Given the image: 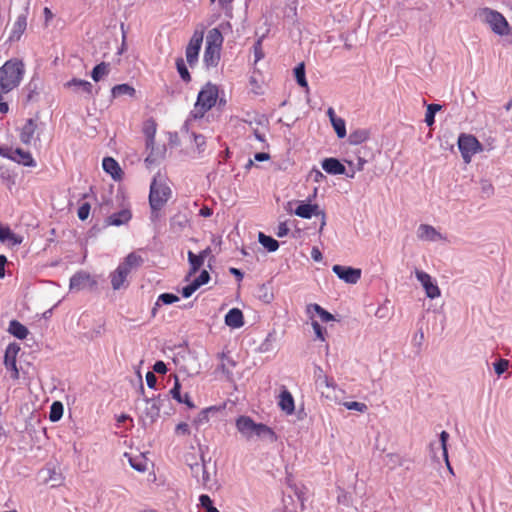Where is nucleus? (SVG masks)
Masks as SVG:
<instances>
[{
  "label": "nucleus",
  "instance_id": "423d86ee",
  "mask_svg": "<svg viewBox=\"0 0 512 512\" xmlns=\"http://www.w3.org/2000/svg\"><path fill=\"white\" fill-rule=\"evenodd\" d=\"M171 196L170 187L154 177L150 185L149 204L153 211L160 210Z\"/></svg>",
  "mask_w": 512,
  "mask_h": 512
},
{
  "label": "nucleus",
  "instance_id": "a211bd4d",
  "mask_svg": "<svg viewBox=\"0 0 512 512\" xmlns=\"http://www.w3.org/2000/svg\"><path fill=\"white\" fill-rule=\"evenodd\" d=\"M322 168L331 175H340L346 172L345 166L336 158H325L322 161Z\"/></svg>",
  "mask_w": 512,
  "mask_h": 512
},
{
  "label": "nucleus",
  "instance_id": "7c9ffc66",
  "mask_svg": "<svg viewBox=\"0 0 512 512\" xmlns=\"http://www.w3.org/2000/svg\"><path fill=\"white\" fill-rule=\"evenodd\" d=\"M109 63L101 62L97 64L92 72L91 77L95 82L100 81L103 77L107 76L110 72Z\"/></svg>",
  "mask_w": 512,
  "mask_h": 512
},
{
  "label": "nucleus",
  "instance_id": "5701e85b",
  "mask_svg": "<svg viewBox=\"0 0 512 512\" xmlns=\"http://www.w3.org/2000/svg\"><path fill=\"white\" fill-rule=\"evenodd\" d=\"M307 316L313 320L315 317H319L320 320H335L334 316L320 307L318 304H310L307 306Z\"/></svg>",
  "mask_w": 512,
  "mask_h": 512
},
{
  "label": "nucleus",
  "instance_id": "bb28decb",
  "mask_svg": "<svg viewBox=\"0 0 512 512\" xmlns=\"http://www.w3.org/2000/svg\"><path fill=\"white\" fill-rule=\"evenodd\" d=\"M131 216L130 210L123 209L109 216L107 222L109 225L120 226L126 224L131 219Z\"/></svg>",
  "mask_w": 512,
  "mask_h": 512
},
{
  "label": "nucleus",
  "instance_id": "dca6fc26",
  "mask_svg": "<svg viewBox=\"0 0 512 512\" xmlns=\"http://www.w3.org/2000/svg\"><path fill=\"white\" fill-rule=\"evenodd\" d=\"M96 284L95 280L85 272L76 273L70 279V288L74 290H83L86 288H91Z\"/></svg>",
  "mask_w": 512,
  "mask_h": 512
},
{
  "label": "nucleus",
  "instance_id": "de8ad7c7",
  "mask_svg": "<svg viewBox=\"0 0 512 512\" xmlns=\"http://www.w3.org/2000/svg\"><path fill=\"white\" fill-rule=\"evenodd\" d=\"M90 210H91V206L89 203H87V202L82 203L77 210L78 218L82 221L86 220L89 217Z\"/></svg>",
  "mask_w": 512,
  "mask_h": 512
},
{
  "label": "nucleus",
  "instance_id": "412c9836",
  "mask_svg": "<svg viewBox=\"0 0 512 512\" xmlns=\"http://www.w3.org/2000/svg\"><path fill=\"white\" fill-rule=\"evenodd\" d=\"M27 28V18L25 15H19L13 24L9 39L19 41Z\"/></svg>",
  "mask_w": 512,
  "mask_h": 512
},
{
  "label": "nucleus",
  "instance_id": "ea45409f",
  "mask_svg": "<svg viewBox=\"0 0 512 512\" xmlns=\"http://www.w3.org/2000/svg\"><path fill=\"white\" fill-rule=\"evenodd\" d=\"M441 110V105L439 104H429L427 106V111L425 114V122L428 126H432L435 122V114L436 112Z\"/></svg>",
  "mask_w": 512,
  "mask_h": 512
},
{
  "label": "nucleus",
  "instance_id": "5fc2aeb1",
  "mask_svg": "<svg viewBox=\"0 0 512 512\" xmlns=\"http://www.w3.org/2000/svg\"><path fill=\"white\" fill-rule=\"evenodd\" d=\"M220 358L222 359V364H221V369L224 371V372H227L229 373V370H226V365H229L231 367H234L235 366V361L230 357L228 356L226 353L222 352L220 354Z\"/></svg>",
  "mask_w": 512,
  "mask_h": 512
},
{
  "label": "nucleus",
  "instance_id": "4be33fe9",
  "mask_svg": "<svg viewBox=\"0 0 512 512\" xmlns=\"http://www.w3.org/2000/svg\"><path fill=\"white\" fill-rule=\"evenodd\" d=\"M102 167L113 179L118 180L121 178L122 170L118 162L112 157H105L102 162Z\"/></svg>",
  "mask_w": 512,
  "mask_h": 512
},
{
  "label": "nucleus",
  "instance_id": "bf43d9fd",
  "mask_svg": "<svg viewBox=\"0 0 512 512\" xmlns=\"http://www.w3.org/2000/svg\"><path fill=\"white\" fill-rule=\"evenodd\" d=\"M288 233H289V228L287 226V223L280 222L277 227L276 235L281 238V237L286 236Z\"/></svg>",
  "mask_w": 512,
  "mask_h": 512
},
{
  "label": "nucleus",
  "instance_id": "473e14b6",
  "mask_svg": "<svg viewBox=\"0 0 512 512\" xmlns=\"http://www.w3.org/2000/svg\"><path fill=\"white\" fill-rule=\"evenodd\" d=\"M111 93L114 98L122 95H129L133 97L136 93V90L129 84H118L112 88Z\"/></svg>",
  "mask_w": 512,
  "mask_h": 512
},
{
  "label": "nucleus",
  "instance_id": "052dcab7",
  "mask_svg": "<svg viewBox=\"0 0 512 512\" xmlns=\"http://www.w3.org/2000/svg\"><path fill=\"white\" fill-rule=\"evenodd\" d=\"M146 383L149 388H151V389L155 388L156 383H157V377L155 376V374L153 372H150V371L147 372Z\"/></svg>",
  "mask_w": 512,
  "mask_h": 512
},
{
  "label": "nucleus",
  "instance_id": "8fccbe9b",
  "mask_svg": "<svg viewBox=\"0 0 512 512\" xmlns=\"http://www.w3.org/2000/svg\"><path fill=\"white\" fill-rule=\"evenodd\" d=\"M253 51H254V58H255V63H257L258 61H260L261 59L264 58V52H263V48H262V40L261 39H258L255 44L253 45Z\"/></svg>",
  "mask_w": 512,
  "mask_h": 512
},
{
  "label": "nucleus",
  "instance_id": "603ef678",
  "mask_svg": "<svg viewBox=\"0 0 512 512\" xmlns=\"http://www.w3.org/2000/svg\"><path fill=\"white\" fill-rule=\"evenodd\" d=\"M181 385L179 383V380L177 378V376H175V383H174V386L172 387V389L170 390V394L172 396L173 399H175L177 402L178 401H181Z\"/></svg>",
  "mask_w": 512,
  "mask_h": 512
},
{
  "label": "nucleus",
  "instance_id": "7ed1b4c3",
  "mask_svg": "<svg viewBox=\"0 0 512 512\" xmlns=\"http://www.w3.org/2000/svg\"><path fill=\"white\" fill-rule=\"evenodd\" d=\"M141 256L130 253L124 261L119 264L115 271L110 274L111 285L114 290H119L127 286L126 280L131 271L142 264Z\"/></svg>",
  "mask_w": 512,
  "mask_h": 512
},
{
  "label": "nucleus",
  "instance_id": "c9c22d12",
  "mask_svg": "<svg viewBox=\"0 0 512 512\" xmlns=\"http://www.w3.org/2000/svg\"><path fill=\"white\" fill-rule=\"evenodd\" d=\"M317 205L312 204H300L296 210L295 214L301 218L309 219L312 217V215L315 213V210L317 209Z\"/></svg>",
  "mask_w": 512,
  "mask_h": 512
},
{
  "label": "nucleus",
  "instance_id": "72a5a7b5",
  "mask_svg": "<svg viewBox=\"0 0 512 512\" xmlns=\"http://www.w3.org/2000/svg\"><path fill=\"white\" fill-rule=\"evenodd\" d=\"M258 240L260 244L265 247L269 252H274L278 249L279 243L274 238L265 235L264 233L260 232L258 235Z\"/></svg>",
  "mask_w": 512,
  "mask_h": 512
},
{
  "label": "nucleus",
  "instance_id": "9b49d317",
  "mask_svg": "<svg viewBox=\"0 0 512 512\" xmlns=\"http://www.w3.org/2000/svg\"><path fill=\"white\" fill-rule=\"evenodd\" d=\"M486 21L494 33L498 35L509 34V24L501 13L493 10L487 11Z\"/></svg>",
  "mask_w": 512,
  "mask_h": 512
},
{
  "label": "nucleus",
  "instance_id": "4c0bfd02",
  "mask_svg": "<svg viewBox=\"0 0 512 512\" xmlns=\"http://www.w3.org/2000/svg\"><path fill=\"white\" fill-rule=\"evenodd\" d=\"M176 68H177V71H178L181 79L184 82L188 83L191 81V75L188 71V68H187L183 58L179 57L176 59Z\"/></svg>",
  "mask_w": 512,
  "mask_h": 512
},
{
  "label": "nucleus",
  "instance_id": "680f3d73",
  "mask_svg": "<svg viewBox=\"0 0 512 512\" xmlns=\"http://www.w3.org/2000/svg\"><path fill=\"white\" fill-rule=\"evenodd\" d=\"M153 371L159 374H165L167 372L166 364L163 361H156L153 365Z\"/></svg>",
  "mask_w": 512,
  "mask_h": 512
},
{
  "label": "nucleus",
  "instance_id": "9d476101",
  "mask_svg": "<svg viewBox=\"0 0 512 512\" xmlns=\"http://www.w3.org/2000/svg\"><path fill=\"white\" fill-rule=\"evenodd\" d=\"M0 155L3 157H7L19 164L24 166H35V161L30 152L25 151L20 148L12 149V148H0Z\"/></svg>",
  "mask_w": 512,
  "mask_h": 512
},
{
  "label": "nucleus",
  "instance_id": "338daca9",
  "mask_svg": "<svg viewBox=\"0 0 512 512\" xmlns=\"http://www.w3.org/2000/svg\"><path fill=\"white\" fill-rule=\"evenodd\" d=\"M311 257L314 261H321L322 260V253L317 247H313L311 251Z\"/></svg>",
  "mask_w": 512,
  "mask_h": 512
},
{
  "label": "nucleus",
  "instance_id": "20e7f679",
  "mask_svg": "<svg viewBox=\"0 0 512 512\" xmlns=\"http://www.w3.org/2000/svg\"><path fill=\"white\" fill-rule=\"evenodd\" d=\"M219 96L218 87L215 84L207 83L199 91L195 103V117H203L217 102Z\"/></svg>",
  "mask_w": 512,
  "mask_h": 512
},
{
  "label": "nucleus",
  "instance_id": "2eb2a0df",
  "mask_svg": "<svg viewBox=\"0 0 512 512\" xmlns=\"http://www.w3.org/2000/svg\"><path fill=\"white\" fill-rule=\"evenodd\" d=\"M210 280V274L207 270H202L198 277L192 280L187 286L181 290L184 298H189L202 285L207 284Z\"/></svg>",
  "mask_w": 512,
  "mask_h": 512
},
{
  "label": "nucleus",
  "instance_id": "f257e3e1",
  "mask_svg": "<svg viewBox=\"0 0 512 512\" xmlns=\"http://www.w3.org/2000/svg\"><path fill=\"white\" fill-rule=\"evenodd\" d=\"M235 425L247 441L254 439L267 440L270 443L277 441V435L272 428L264 423H256L250 416H239Z\"/></svg>",
  "mask_w": 512,
  "mask_h": 512
},
{
  "label": "nucleus",
  "instance_id": "13d9d810",
  "mask_svg": "<svg viewBox=\"0 0 512 512\" xmlns=\"http://www.w3.org/2000/svg\"><path fill=\"white\" fill-rule=\"evenodd\" d=\"M199 502H200V505L202 508H204L205 510L208 508V507H211L213 506V501L211 500V498L206 495V494H202L200 495L199 497Z\"/></svg>",
  "mask_w": 512,
  "mask_h": 512
},
{
  "label": "nucleus",
  "instance_id": "b1692460",
  "mask_svg": "<svg viewBox=\"0 0 512 512\" xmlns=\"http://www.w3.org/2000/svg\"><path fill=\"white\" fill-rule=\"evenodd\" d=\"M36 129H37V124L35 123V121L33 119H28L21 129V133H20L21 141L24 144H30L34 137Z\"/></svg>",
  "mask_w": 512,
  "mask_h": 512
},
{
  "label": "nucleus",
  "instance_id": "6e6552de",
  "mask_svg": "<svg viewBox=\"0 0 512 512\" xmlns=\"http://www.w3.org/2000/svg\"><path fill=\"white\" fill-rule=\"evenodd\" d=\"M165 400L161 398V395L153 396L151 398H144L145 407L142 411L143 422H149V424L154 423L159 415L161 410L162 402Z\"/></svg>",
  "mask_w": 512,
  "mask_h": 512
},
{
  "label": "nucleus",
  "instance_id": "37998d69",
  "mask_svg": "<svg viewBox=\"0 0 512 512\" xmlns=\"http://www.w3.org/2000/svg\"><path fill=\"white\" fill-rule=\"evenodd\" d=\"M449 438V434L446 432V431H442L440 433V442H441V447H442V450H443V456H444V459L446 461V464H447V467L449 469V471L451 473H453V470L450 466V463H449V460H448V451H447V440Z\"/></svg>",
  "mask_w": 512,
  "mask_h": 512
},
{
  "label": "nucleus",
  "instance_id": "f8f14e48",
  "mask_svg": "<svg viewBox=\"0 0 512 512\" xmlns=\"http://www.w3.org/2000/svg\"><path fill=\"white\" fill-rule=\"evenodd\" d=\"M20 351V346L17 343H10L5 350L4 365L7 371L10 372L12 379L19 378V371L16 364L17 354Z\"/></svg>",
  "mask_w": 512,
  "mask_h": 512
},
{
  "label": "nucleus",
  "instance_id": "79ce46f5",
  "mask_svg": "<svg viewBox=\"0 0 512 512\" xmlns=\"http://www.w3.org/2000/svg\"><path fill=\"white\" fill-rule=\"evenodd\" d=\"M68 86H77L81 88L85 93L91 95L92 94V84L86 80L73 78L67 83Z\"/></svg>",
  "mask_w": 512,
  "mask_h": 512
},
{
  "label": "nucleus",
  "instance_id": "09e8293b",
  "mask_svg": "<svg viewBox=\"0 0 512 512\" xmlns=\"http://www.w3.org/2000/svg\"><path fill=\"white\" fill-rule=\"evenodd\" d=\"M493 365L495 373L500 376L508 369L509 361L506 359H499Z\"/></svg>",
  "mask_w": 512,
  "mask_h": 512
},
{
  "label": "nucleus",
  "instance_id": "1a4fd4ad",
  "mask_svg": "<svg viewBox=\"0 0 512 512\" xmlns=\"http://www.w3.org/2000/svg\"><path fill=\"white\" fill-rule=\"evenodd\" d=\"M203 36V31H194L186 47L185 55L190 66H193L198 61L199 52L203 42Z\"/></svg>",
  "mask_w": 512,
  "mask_h": 512
},
{
  "label": "nucleus",
  "instance_id": "f03ea898",
  "mask_svg": "<svg viewBox=\"0 0 512 512\" xmlns=\"http://www.w3.org/2000/svg\"><path fill=\"white\" fill-rule=\"evenodd\" d=\"M24 64L17 59H11L0 67V93H8L16 88L23 77Z\"/></svg>",
  "mask_w": 512,
  "mask_h": 512
},
{
  "label": "nucleus",
  "instance_id": "f704fd0d",
  "mask_svg": "<svg viewBox=\"0 0 512 512\" xmlns=\"http://www.w3.org/2000/svg\"><path fill=\"white\" fill-rule=\"evenodd\" d=\"M8 331L18 339L26 338L28 334V329L21 324V322H9Z\"/></svg>",
  "mask_w": 512,
  "mask_h": 512
},
{
  "label": "nucleus",
  "instance_id": "c85d7f7f",
  "mask_svg": "<svg viewBox=\"0 0 512 512\" xmlns=\"http://www.w3.org/2000/svg\"><path fill=\"white\" fill-rule=\"evenodd\" d=\"M223 36L218 28H213L208 32L206 46L221 49Z\"/></svg>",
  "mask_w": 512,
  "mask_h": 512
},
{
  "label": "nucleus",
  "instance_id": "39448f33",
  "mask_svg": "<svg viewBox=\"0 0 512 512\" xmlns=\"http://www.w3.org/2000/svg\"><path fill=\"white\" fill-rule=\"evenodd\" d=\"M200 462H189V456L186 457V464L189 466L191 475L196 478L205 489L211 490L216 486V481L207 469V462L204 458L203 449L200 447Z\"/></svg>",
  "mask_w": 512,
  "mask_h": 512
},
{
  "label": "nucleus",
  "instance_id": "4468645a",
  "mask_svg": "<svg viewBox=\"0 0 512 512\" xmlns=\"http://www.w3.org/2000/svg\"><path fill=\"white\" fill-rule=\"evenodd\" d=\"M415 274L418 281L422 284L427 297L434 299L440 296L439 287L432 281L428 273L416 270Z\"/></svg>",
  "mask_w": 512,
  "mask_h": 512
},
{
  "label": "nucleus",
  "instance_id": "0e129e2a",
  "mask_svg": "<svg viewBox=\"0 0 512 512\" xmlns=\"http://www.w3.org/2000/svg\"><path fill=\"white\" fill-rule=\"evenodd\" d=\"M178 403L185 404L189 409L195 408V405L188 394L183 395L181 397V401H178Z\"/></svg>",
  "mask_w": 512,
  "mask_h": 512
},
{
  "label": "nucleus",
  "instance_id": "2f4dec72",
  "mask_svg": "<svg viewBox=\"0 0 512 512\" xmlns=\"http://www.w3.org/2000/svg\"><path fill=\"white\" fill-rule=\"evenodd\" d=\"M276 341H277V334H276L275 330L270 331L267 334L264 341L260 344L258 350L261 353L269 352V351L273 350L274 344L276 343Z\"/></svg>",
  "mask_w": 512,
  "mask_h": 512
},
{
  "label": "nucleus",
  "instance_id": "ddd939ff",
  "mask_svg": "<svg viewBox=\"0 0 512 512\" xmlns=\"http://www.w3.org/2000/svg\"><path fill=\"white\" fill-rule=\"evenodd\" d=\"M332 271L343 281L356 284L361 278V270L342 265H334Z\"/></svg>",
  "mask_w": 512,
  "mask_h": 512
},
{
  "label": "nucleus",
  "instance_id": "a878e982",
  "mask_svg": "<svg viewBox=\"0 0 512 512\" xmlns=\"http://www.w3.org/2000/svg\"><path fill=\"white\" fill-rule=\"evenodd\" d=\"M220 60V49L206 46L203 61L207 67H216Z\"/></svg>",
  "mask_w": 512,
  "mask_h": 512
},
{
  "label": "nucleus",
  "instance_id": "774afa93",
  "mask_svg": "<svg viewBox=\"0 0 512 512\" xmlns=\"http://www.w3.org/2000/svg\"><path fill=\"white\" fill-rule=\"evenodd\" d=\"M212 209L209 208L208 206H203L200 211H199V214L202 216V217H210L212 215Z\"/></svg>",
  "mask_w": 512,
  "mask_h": 512
},
{
  "label": "nucleus",
  "instance_id": "6e6d98bb",
  "mask_svg": "<svg viewBox=\"0 0 512 512\" xmlns=\"http://www.w3.org/2000/svg\"><path fill=\"white\" fill-rule=\"evenodd\" d=\"M311 323H312V327H313V330L315 332L316 338L321 340V341H324L325 340L324 329L320 325V322H311Z\"/></svg>",
  "mask_w": 512,
  "mask_h": 512
},
{
  "label": "nucleus",
  "instance_id": "0eeeda50",
  "mask_svg": "<svg viewBox=\"0 0 512 512\" xmlns=\"http://www.w3.org/2000/svg\"><path fill=\"white\" fill-rule=\"evenodd\" d=\"M458 148L466 164L471 162L472 156L483 150L482 144L471 134L462 133L458 137Z\"/></svg>",
  "mask_w": 512,
  "mask_h": 512
},
{
  "label": "nucleus",
  "instance_id": "864d4df0",
  "mask_svg": "<svg viewBox=\"0 0 512 512\" xmlns=\"http://www.w3.org/2000/svg\"><path fill=\"white\" fill-rule=\"evenodd\" d=\"M224 320H243V313L238 308H232L225 316Z\"/></svg>",
  "mask_w": 512,
  "mask_h": 512
},
{
  "label": "nucleus",
  "instance_id": "3c124183",
  "mask_svg": "<svg viewBox=\"0 0 512 512\" xmlns=\"http://www.w3.org/2000/svg\"><path fill=\"white\" fill-rule=\"evenodd\" d=\"M423 342H424V331L422 328H419L412 339V343L415 347L418 348V351H420L421 347L423 345Z\"/></svg>",
  "mask_w": 512,
  "mask_h": 512
},
{
  "label": "nucleus",
  "instance_id": "a19ab883",
  "mask_svg": "<svg viewBox=\"0 0 512 512\" xmlns=\"http://www.w3.org/2000/svg\"><path fill=\"white\" fill-rule=\"evenodd\" d=\"M331 124L339 138H344L346 136V123L344 119L340 117L332 119Z\"/></svg>",
  "mask_w": 512,
  "mask_h": 512
},
{
  "label": "nucleus",
  "instance_id": "f3484780",
  "mask_svg": "<svg viewBox=\"0 0 512 512\" xmlns=\"http://www.w3.org/2000/svg\"><path fill=\"white\" fill-rule=\"evenodd\" d=\"M418 237L426 241H438L445 238L431 225L421 224L418 228Z\"/></svg>",
  "mask_w": 512,
  "mask_h": 512
},
{
  "label": "nucleus",
  "instance_id": "c756f323",
  "mask_svg": "<svg viewBox=\"0 0 512 512\" xmlns=\"http://www.w3.org/2000/svg\"><path fill=\"white\" fill-rule=\"evenodd\" d=\"M143 133L146 136L147 139V147L154 145V138L156 134V123L153 119H149L145 121L143 126Z\"/></svg>",
  "mask_w": 512,
  "mask_h": 512
},
{
  "label": "nucleus",
  "instance_id": "e2e57ef3",
  "mask_svg": "<svg viewBox=\"0 0 512 512\" xmlns=\"http://www.w3.org/2000/svg\"><path fill=\"white\" fill-rule=\"evenodd\" d=\"M194 143L197 146L199 152H201L202 151V147H204L205 144H206L205 137L203 135H200V134H194Z\"/></svg>",
  "mask_w": 512,
  "mask_h": 512
},
{
  "label": "nucleus",
  "instance_id": "c03bdc74",
  "mask_svg": "<svg viewBox=\"0 0 512 512\" xmlns=\"http://www.w3.org/2000/svg\"><path fill=\"white\" fill-rule=\"evenodd\" d=\"M343 406L348 410H355L361 413H364L367 411L368 407L363 402H357V401H347L343 403Z\"/></svg>",
  "mask_w": 512,
  "mask_h": 512
},
{
  "label": "nucleus",
  "instance_id": "a18cd8bd",
  "mask_svg": "<svg viewBox=\"0 0 512 512\" xmlns=\"http://www.w3.org/2000/svg\"><path fill=\"white\" fill-rule=\"evenodd\" d=\"M177 301H179V297L177 295L171 293H163L159 295L156 305L158 306L160 303L172 304Z\"/></svg>",
  "mask_w": 512,
  "mask_h": 512
},
{
  "label": "nucleus",
  "instance_id": "4d7b16f0",
  "mask_svg": "<svg viewBox=\"0 0 512 512\" xmlns=\"http://www.w3.org/2000/svg\"><path fill=\"white\" fill-rule=\"evenodd\" d=\"M175 431L178 435H188L190 433V428L187 423L181 422L176 426Z\"/></svg>",
  "mask_w": 512,
  "mask_h": 512
},
{
  "label": "nucleus",
  "instance_id": "49530a36",
  "mask_svg": "<svg viewBox=\"0 0 512 512\" xmlns=\"http://www.w3.org/2000/svg\"><path fill=\"white\" fill-rule=\"evenodd\" d=\"M129 463L138 472H144L147 469V464L142 458H130Z\"/></svg>",
  "mask_w": 512,
  "mask_h": 512
},
{
  "label": "nucleus",
  "instance_id": "aec40b11",
  "mask_svg": "<svg viewBox=\"0 0 512 512\" xmlns=\"http://www.w3.org/2000/svg\"><path fill=\"white\" fill-rule=\"evenodd\" d=\"M278 405L287 415L293 414L295 410L294 399L292 394L287 389L281 391Z\"/></svg>",
  "mask_w": 512,
  "mask_h": 512
},
{
  "label": "nucleus",
  "instance_id": "69168bd1",
  "mask_svg": "<svg viewBox=\"0 0 512 512\" xmlns=\"http://www.w3.org/2000/svg\"><path fill=\"white\" fill-rule=\"evenodd\" d=\"M7 263V258L5 255H0V279L5 276V265Z\"/></svg>",
  "mask_w": 512,
  "mask_h": 512
},
{
  "label": "nucleus",
  "instance_id": "cd10ccee",
  "mask_svg": "<svg viewBox=\"0 0 512 512\" xmlns=\"http://www.w3.org/2000/svg\"><path fill=\"white\" fill-rule=\"evenodd\" d=\"M370 137L367 129H356L349 134L348 141L351 145H360Z\"/></svg>",
  "mask_w": 512,
  "mask_h": 512
},
{
  "label": "nucleus",
  "instance_id": "6ab92c4d",
  "mask_svg": "<svg viewBox=\"0 0 512 512\" xmlns=\"http://www.w3.org/2000/svg\"><path fill=\"white\" fill-rule=\"evenodd\" d=\"M189 270L186 274L185 280L188 281L192 276H194L200 268L204 264V259L199 254H195L192 251H188L187 253Z\"/></svg>",
  "mask_w": 512,
  "mask_h": 512
},
{
  "label": "nucleus",
  "instance_id": "58836bf2",
  "mask_svg": "<svg viewBox=\"0 0 512 512\" xmlns=\"http://www.w3.org/2000/svg\"><path fill=\"white\" fill-rule=\"evenodd\" d=\"M63 405L61 402L55 401L50 407L49 419L52 422H57L63 415Z\"/></svg>",
  "mask_w": 512,
  "mask_h": 512
},
{
  "label": "nucleus",
  "instance_id": "e433bc0d",
  "mask_svg": "<svg viewBox=\"0 0 512 512\" xmlns=\"http://www.w3.org/2000/svg\"><path fill=\"white\" fill-rule=\"evenodd\" d=\"M294 74H295V78H296V81L297 83L308 90V82L306 80V77H305V65L303 62L299 63L295 69H294Z\"/></svg>",
  "mask_w": 512,
  "mask_h": 512
},
{
  "label": "nucleus",
  "instance_id": "393cba45",
  "mask_svg": "<svg viewBox=\"0 0 512 512\" xmlns=\"http://www.w3.org/2000/svg\"><path fill=\"white\" fill-rule=\"evenodd\" d=\"M0 241L9 242L12 245H19L22 243L23 238L15 234L8 226H3L0 223Z\"/></svg>",
  "mask_w": 512,
  "mask_h": 512
}]
</instances>
